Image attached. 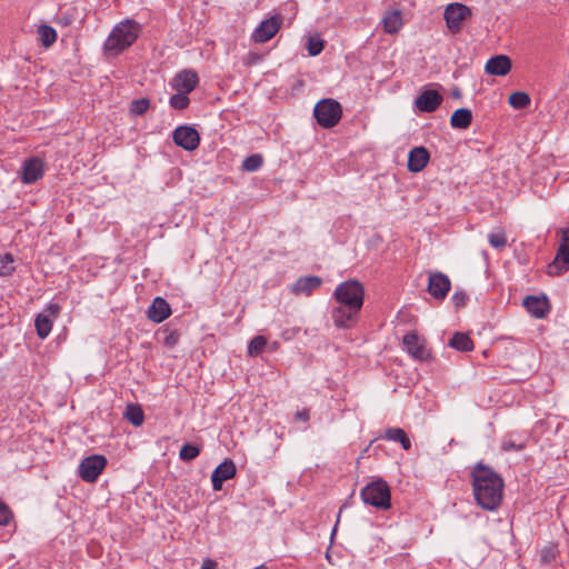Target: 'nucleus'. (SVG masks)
<instances>
[{
    "mask_svg": "<svg viewBox=\"0 0 569 569\" xmlns=\"http://www.w3.org/2000/svg\"><path fill=\"white\" fill-rule=\"evenodd\" d=\"M383 438L389 441L399 442L407 451L411 449V441L406 431L401 428L392 427L386 429Z\"/></svg>",
    "mask_w": 569,
    "mask_h": 569,
    "instance_id": "23",
    "label": "nucleus"
},
{
    "mask_svg": "<svg viewBox=\"0 0 569 569\" xmlns=\"http://www.w3.org/2000/svg\"><path fill=\"white\" fill-rule=\"evenodd\" d=\"M475 500L485 510H496L503 497L505 482L491 467L477 462L471 470Z\"/></svg>",
    "mask_w": 569,
    "mask_h": 569,
    "instance_id": "2",
    "label": "nucleus"
},
{
    "mask_svg": "<svg viewBox=\"0 0 569 569\" xmlns=\"http://www.w3.org/2000/svg\"><path fill=\"white\" fill-rule=\"evenodd\" d=\"M360 497L366 505L378 509L390 508V489L386 481L378 480L362 488Z\"/></svg>",
    "mask_w": 569,
    "mask_h": 569,
    "instance_id": "5",
    "label": "nucleus"
},
{
    "mask_svg": "<svg viewBox=\"0 0 569 569\" xmlns=\"http://www.w3.org/2000/svg\"><path fill=\"white\" fill-rule=\"evenodd\" d=\"M322 283V279L318 276H305L298 278L291 284V292L296 296H310Z\"/></svg>",
    "mask_w": 569,
    "mask_h": 569,
    "instance_id": "17",
    "label": "nucleus"
},
{
    "mask_svg": "<svg viewBox=\"0 0 569 569\" xmlns=\"http://www.w3.org/2000/svg\"><path fill=\"white\" fill-rule=\"evenodd\" d=\"M313 116L319 126L329 129L340 121L342 108L341 104L333 99H323L316 104Z\"/></svg>",
    "mask_w": 569,
    "mask_h": 569,
    "instance_id": "6",
    "label": "nucleus"
},
{
    "mask_svg": "<svg viewBox=\"0 0 569 569\" xmlns=\"http://www.w3.org/2000/svg\"><path fill=\"white\" fill-rule=\"evenodd\" d=\"M451 289L449 277L440 271L428 273L427 291L436 300H443Z\"/></svg>",
    "mask_w": 569,
    "mask_h": 569,
    "instance_id": "11",
    "label": "nucleus"
},
{
    "mask_svg": "<svg viewBox=\"0 0 569 569\" xmlns=\"http://www.w3.org/2000/svg\"><path fill=\"white\" fill-rule=\"evenodd\" d=\"M430 159V154L425 147H415L408 156V170L411 172H420L426 168Z\"/></svg>",
    "mask_w": 569,
    "mask_h": 569,
    "instance_id": "20",
    "label": "nucleus"
},
{
    "mask_svg": "<svg viewBox=\"0 0 569 569\" xmlns=\"http://www.w3.org/2000/svg\"><path fill=\"white\" fill-rule=\"evenodd\" d=\"M487 238L489 244L495 249L502 250L507 244V236L502 228L490 232Z\"/></svg>",
    "mask_w": 569,
    "mask_h": 569,
    "instance_id": "31",
    "label": "nucleus"
},
{
    "mask_svg": "<svg viewBox=\"0 0 569 569\" xmlns=\"http://www.w3.org/2000/svg\"><path fill=\"white\" fill-rule=\"evenodd\" d=\"M523 306L537 319L545 318L550 311L549 301L546 297L528 296L523 300Z\"/></svg>",
    "mask_w": 569,
    "mask_h": 569,
    "instance_id": "19",
    "label": "nucleus"
},
{
    "mask_svg": "<svg viewBox=\"0 0 569 569\" xmlns=\"http://www.w3.org/2000/svg\"><path fill=\"white\" fill-rule=\"evenodd\" d=\"M171 316V307L162 297H156L147 310L149 320L161 323Z\"/></svg>",
    "mask_w": 569,
    "mask_h": 569,
    "instance_id": "18",
    "label": "nucleus"
},
{
    "mask_svg": "<svg viewBox=\"0 0 569 569\" xmlns=\"http://www.w3.org/2000/svg\"><path fill=\"white\" fill-rule=\"evenodd\" d=\"M237 468L231 459L222 461L212 472L211 482L212 488L216 491L222 489V483L227 480L232 479L236 476Z\"/></svg>",
    "mask_w": 569,
    "mask_h": 569,
    "instance_id": "15",
    "label": "nucleus"
},
{
    "mask_svg": "<svg viewBox=\"0 0 569 569\" xmlns=\"http://www.w3.org/2000/svg\"><path fill=\"white\" fill-rule=\"evenodd\" d=\"M382 24L387 33H396L403 24L401 12L398 10L388 11L382 19Z\"/></svg>",
    "mask_w": 569,
    "mask_h": 569,
    "instance_id": "24",
    "label": "nucleus"
},
{
    "mask_svg": "<svg viewBox=\"0 0 569 569\" xmlns=\"http://www.w3.org/2000/svg\"><path fill=\"white\" fill-rule=\"evenodd\" d=\"M13 519V512L3 501L0 500V526H8Z\"/></svg>",
    "mask_w": 569,
    "mask_h": 569,
    "instance_id": "39",
    "label": "nucleus"
},
{
    "mask_svg": "<svg viewBox=\"0 0 569 569\" xmlns=\"http://www.w3.org/2000/svg\"><path fill=\"white\" fill-rule=\"evenodd\" d=\"M44 174V162L38 157H32L22 163L20 178L24 184H31Z\"/></svg>",
    "mask_w": 569,
    "mask_h": 569,
    "instance_id": "13",
    "label": "nucleus"
},
{
    "mask_svg": "<svg viewBox=\"0 0 569 569\" xmlns=\"http://www.w3.org/2000/svg\"><path fill=\"white\" fill-rule=\"evenodd\" d=\"M199 77L196 71L186 69L178 72L172 80L170 81V86L176 91L190 93L198 86Z\"/></svg>",
    "mask_w": 569,
    "mask_h": 569,
    "instance_id": "14",
    "label": "nucleus"
},
{
    "mask_svg": "<svg viewBox=\"0 0 569 569\" xmlns=\"http://www.w3.org/2000/svg\"><path fill=\"white\" fill-rule=\"evenodd\" d=\"M218 563L212 559H206L201 566V569H218Z\"/></svg>",
    "mask_w": 569,
    "mask_h": 569,
    "instance_id": "43",
    "label": "nucleus"
},
{
    "mask_svg": "<svg viewBox=\"0 0 569 569\" xmlns=\"http://www.w3.org/2000/svg\"><path fill=\"white\" fill-rule=\"evenodd\" d=\"M527 437L523 435L509 433L506 435L501 440V450L509 451H521L526 448Z\"/></svg>",
    "mask_w": 569,
    "mask_h": 569,
    "instance_id": "22",
    "label": "nucleus"
},
{
    "mask_svg": "<svg viewBox=\"0 0 569 569\" xmlns=\"http://www.w3.org/2000/svg\"><path fill=\"white\" fill-rule=\"evenodd\" d=\"M108 460L102 455H92L81 460L78 467L79 477L88 482L93 483L98 480L107 467Z\"/></svg>",
    "mask_w": 569,
    "mask_h": 569,
    "instance_id": "7",
    "label": "nucleus"
},
{
    "mask_svg": "<svg viewBox=\"0 0 569 569\" xmlns=\"http://www.w3.org/2000/svg\"><path fill=\"white\" fill-rule=\"evenodd\" d=\"M452 94H453V97H456V98H459V97H460V92H459V90H455V91L452 92Z\"/></svg>",
    "mask_w": 569,
    "mask_h": 569,
    "instance_id": "47",
    "label": "nucleus"
},
{
    "mask_svg": "<svg viewBox=\"0 0 569 569\" xmlns=\"http://www.w3.org/2000/svg\"><path fill=\"white\" fill-rule=\"evenodd\" d=\"M140 24L132 19L117 23L103 42V54L112 58L129 49L138 39Z\"/></svg>",
    "mask_w": 569,
    "mask_h": 569,
    "instance_id": "3",
    "label": "nucleus"
},
{
    "mask_svg": "<svg viewBox=\"0 0 569 569\" xmlns=\"http://www.w3.org/2000/svg\"><path fill=\"white\" fill-rule=\"evenodd\" d=\"M472 14L471 9L460 2L449 3L443 12V19L447 28L453 33H459L462 30V23Z\"/></svg>",
    "mask_w": 569,
    "mask_h": 569,
    "instance_id": "8",
    "label": "nucleus"
},
{
    "mask_svg": "<svg viewBox=\"0 0 569 569\" xmlns=\"http://www.w3.org/2000/svg\"><path fill=\"white\" fill-rule=\"evenodd\" d=\"M190 103V99L188 93L177 91L173 96L170 97L169 104L172 109L183 110L188 108Z\"/></svg>",
    "mask_w": 569,
    "mask_h": 569,
    "instance_id": "32",
    "label": "nucleus"
},
{
    "mask_svg": "<svg viewBox=\"0 0 569 569\" xmlns=\"http://www.w3.org/2000/svg\"><path fill=\"white\" fill-rule=\"evenodd\" d=\"M442 96L432 89L422 91L415 100L416 108L421 112H433L442 102Z\"/></svg>",
    "mask_w": 569,
    "mask_h": 569,
    "instance_id": "16",
    "label": "nucleus"
},
{
    "mask_svg": "<svg viewBox=\"0 0 569 569\" xmlns=\"http://www.w3.org/2000/svg\"><path fill=\"white\" fill-rule=\"evenodd\" d=\"M254 569H268L264 565L258 566Z\"/></svg>",
    "mask_w": 569,
    "mask_h": 569,
    "instance_id": "48",
    "label": "nucleus"
},
{
    "mask_svg": "<svg viewBox=\"0 0 569 569\" xmlns=\"http://www.w3.org/2000/svg\"><path fill=\"white\" fill-rule=\"evenodd\" d=\"M262 157L258 153L247 157L242 162V169L249 172L257 171L262 166Z\"/></svg>",
    "mask_w": 569,
    "mask_h": 569,
    "instance_id": "35",
    "label": "nucleus"
},
{
    "mask_svg": "<svg viewBox=\"0 0 569 569\" xmlns=\"http://www.w3.org/2000/svg\"><path fill=\"white\" fill-rule=\"evenodd\" d=\"M471 121L472 113L466 108L457 109L450 118V124L456 129H467L471 124Z\"/></svg>",
    "mask_w": 569,
    "mask_h": 569,
    "instance_id": "25",
    "label": "nucleus"
},
{
    "mask_svg": "<svg viewBox=\"0 0 569 569\" xmlns=\"http://www.w3.org/2000/svg\"><path fill=\"white\" fill-rule=\"evenodd\" d=\"M173 142L187 151L196 150L200 144L198 131L189 126H180L172 133Z\"/></svg>",
    "mask_w": 569,
    "mask_h": 569,
    "instance_id": "12",
    "label": "nucleus"
},
{
    "mask_svg": "<svg viewBox=\"0 0 569 569\" xmlns=\"http://www.w3.org/2000/svg\"><path fill=\"white\" fill-rule=\"evenodd\" d=\"M12 263H13L12 256L10 253H7L3 257L2 264L0 267V276L7 277L13 272L14 267L12 266Z\"/></svg>",
    "mask_w": 569,
    "mask_h": 569,
    "instance_id": "40",
    "label": "nucleus"
},
{
    "mask_svg": "<svg viewBox=\"0 0 569 569\" xmlns=\"http://www.w3.org/2000/svg\"><path fill=\"white\" fill-rule=\"evenodd\" d=\"M325 47V42L320 37H309L307 41V50L310 56H318Z\"/></svg>",
    "mask_w": 569,
    "mask_h": 569,
    "instance_id": "36",
    "label": "nucleus"
},
{
    "mask_svg": "<svg viewBox=\"0 0 569 569\" xmlns=\"http://www.w3.org/2000/svg\"><path fill=\"white\" fill-rule=\"evenodd\" d=\"M124 417L130 421L134 427H140L143 423L144 415L139 405H129L127 406Z\"/></svg>",
    "mask_w": 569,
    "mask_h": 569,
    "instance_id": "29",
    "label": "nucleus"
},
{
    "mask_svg": "<svg viewBox=\"0 0 569 569\" xmlns=\"http://www.w3.org/2000/svg\"><path fill=\"white\" fill-rule=\"evenodd\" d=\"M297 417H298L299 419H301V420L307 421V420L309 419V413H308V411H301V412H298V413H297Z\"/></svg>",
    "mask_w": 569,
    "mask_h": 569,
    "instance_id": "46",
    "label": "nucleus"
},
{
    "mask_svg": "<svg viewBox=\"0 0 569 569\" xmlns=\"http://www.w3.org/2000/svg\"><path fill=\"white\" fill-rule=\"evenodd\" d=\"M267 346V339L263 336H256L248 346V355L256 357L260 355Z\"/></svg>",
    "mask_w": 569,
    "mask_h": 569,
    "instance_id": "34",
    "label": "nucleus"
},
{
    "mask_svg": "<svg viewBox=\"0 0 569 569\" xmlns=\"http://www.w3.org/2000/svg\"><path fill=\"white\" fill-rule=\"evenodd\" d=\"M52 322V318L43 312L36 317L34 326L39 338L44 339L50 335Z\"/></svg>",
    "mask_w": 569,
    "mask_h": 569,
    "instance_id": "27",
    "label": "nucleus"
},
{
    "mask_svg": "<svg viewBox=\"0 0 569 569\" xmlns=\"http://www.w3.org/2000/svg\"><path fill=\"white\" fill-rule=\"evenodd\" d=\"M449 347L461 351V352H468L473 349V341L471 338L463 332H456L452 338L449 341Z\"/></svg>",
    "mask_w": 569,
    "mask_h": 569,
    "instance_id": "26",
    "label": "nucleus"
},
{
    "mask_svg": "<svg viewBox=\"0 0 569 569\" xmlns=\"http://www.w3.org/2000/svg\"><path fill=\"white\" fill-rule=\"evenodd\" d=\"M200 447L192 445V443H186L181 447L179 452V458L182 461H191L196 459L200 455Z\"/></svg>",
    "mask_w": 569,
    "mask_h": 569,
    "instance_id": "33",
    "label": "nucleus"
},
{
    "mask_svg": "<svg viewBox=\"0 0 569 569\" xmlns=\"http://www.w3.org/2000/svg\"><path fill=\"white\" fill-rule=\"evenodd\" d=\"M180 335L177 330L169 331L167 336L164 337L163 343L164 346L172 348L174 347L179 341Z\"/></svg>",
    "mask_w": 569,
    "mask_h": 569,
    "instance_id": "42",
    "label": "nucleus"
},
{
    "mask_svg": "<svg viewBox=\"0 0 569 569\" xmlns=\"http://www.w3.org/2000/svg\"><path fill=\"white\" fill-rule=\"evenodd\" d=\"M58 23L62 24V26H68L70 23V19L69 18H66V17H58Z\"/></svg>",
    "mask_w": 569,
    "mask_h": 569,
    "instance_id": "45",
    "label": "nucleus"
},
{
    "mask_svg": "<svg viewBox=\"0 0 569 569\" xmlns=\"http://www.w3.org/2000/svg\"><path fill=\"white\" fill-rule=\"evenodd\" d=\"M511 60L505 54L490 58L485 67L487 73L492 76H506L511 70Z\"/></svg>",
    "mask_w": 569,
    "mask_h": 569,
    "instance_id": "21",
    "label": "nucleus"
},
{
    "mask_svg": "<svg viewBox=\"0 0 569 569\" xmlns=\"http://www.w3.org/2000/svg\"><path fill=\"white\" fill-rule=\"evenodd\" d=\"M37 33L39 42L44 48H50L57 41V31L48 24H40L37 29Z\"/></svg>",
    "mask_w": 569,
    "mask_h": 569,
    "instance_id": "28",
    "label": "nucleus"
},
{
    "mask_svg": "<svg viewBox=\"0 0 569 569\" xmlns=\"http://www.w3.org/2000/svg\"><path fill=\"white\" fill-rule=\"evenodd\" d=\"M48 310L51 312L52 317L54 318V317H57L60 308L58 305L51 303V305H49Z\"/></svg>",
    "mask_w": 569,
    "mask_h": 569,
    "instance_id": "44",
    "label": "nucleus"
},
{
    "mask_svg": "<svg viewBox=\"0 0 569 569\" xmlns=\"http://www.w3.org/2000/svg\"><path fill=\"white\" fill-rule=\"evenodd\" d=\"M149 107L150 102L146 98L133 100L131 102L130 112L136 116H141L149 109Z\"/></svg>",
    "mask_w": 569,
    "mask_h": 569,
    "instance_id": "37",
    "label": "nucleus"
},
{
    "mask_svg": "<svg viewBox=\"0 0 569 569\" xmlns=\"http://www.w3.org/2000/svg\"><path fill=\"white\" fill-rule=\"evenodd\" d=\"M451 300L457 308H461V307L466 306V303L468 301V295L462 290L456 291L452 295Z\"/></svg>",
    "mask_w": 569,
    "mask_h": 569,
    "instance_id": "41",
    "label": "nucleus"
},
{
    "mask_svg": "<svg viewBox=\"0 0 569 569\" xmlns=\"http://www.w3.org/2000/svg\"><path fill=\"white\" fill-rule=\"evenodd\" d=\"M508 102L513 109L520 110L527 108L530 104L531 99L528 93L523 91H516L509 96Z\"/></svg>",
    "mask_w": 569,
    "mask_h": 569,
    "instance_id": "30",
    "label": "nucleus"
},
{
    "mask_svg": "<svg viewBox=\"0 0 569 569\" xmlns=\"http://www.w3.org/2000/svg\"><path fill=\"white\" fill-rule=\"evenodd\" d=\"M282 16L276 14L260 22V24L253 30L251 39L256 43H266L272 39L282 26Z\"/></svg>",
    "mask_w": 569,
    "mask_h": 569,
    "instance_id": "9",
    "label": "nucleus"
},
{
    "mask_svg": "<svg viewBox=\"0 0 569 569\" xmlns=\"http://www.w3.org/2000/svg\"><path fill=\"white\" fill-rule=\"evenodd\" d=\"M559 246L553 260L547 266V273L558 277L569 271V227L559 231Z\"/></svg>",
    "mask_w": 569,
    "mask_h": 569,
    "instance_id": "4",
    "label": "nucleus"
},
{
    "mask_svg": "<svg viewBox=\"0 0 569 569\" xmlns=\"http://www.w3.org/2000/svg\"><path fill=\"white\" fill-rule=\"evenodd\" d=\"M557 555H558L557 546H555L552 543L548 545L540 552L541 562L550 563L556 560Z\"/></svg>",
    "mask_w": 569,
    "mask_h": 569,
    "instance_id": "38",
    "label": "nucleus"
},
{
    "mask_svg": "<svg viewBox=\"0 0 569 569\" xmlns=\"http://www.w3.org/2000/svg\"><path fill=\"white\" fill-rule=\"evenodd\" d=\"M332 299L335 303L331 307L330 317L335 327L353 328L365 302L363 284L355 279L343 281L333 290Z\"/></svg>",
    "mask_w": 569,
    "mask_h": 569,
    "instance_id": "1",
    "label": "nucleus"
},
{
    "mask_svg": "<svg viewBox=\"0 0 569 569\" xmlns=\"http://www.w3.org/2000/svg\"><path fill=\"white\" fill-rule=\"evenodd\" d=\"M403 349L417 361H427L430 358V351L427 348L426 340L415 332H409L402 339Z\"/></svg>",
    "mask_w": 569,
    "mask_h": 569,
    "instance_id": "10",
    "label": "nucleus"
}]
</instances>
